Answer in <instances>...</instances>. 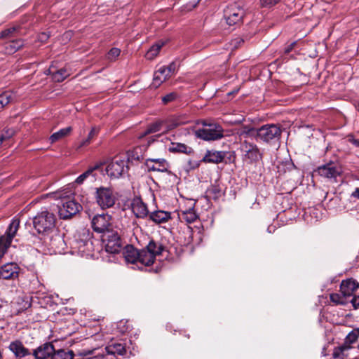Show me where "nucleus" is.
I'll return each instance as SVG.
<instances>
[{"label":"nucleus","instance_id":"obj_1","mask_svg":"<svg viewBox=\"0 0 359 359\" xmlns=\"http://www.w3.org/2000/svg\"><path fill=\"white\" fill-rule=\"evenodd\" d=\"M55 215L47 209H43L33 217V226L39 233H48L55 226Z\"/></svg>","mask_w":359,"mask_h":359},{"label":"nucleus","instance_id":"obj_2","mask_svg":"<svg viewBox=\"0 0 359 359\" xmlns=\"http://www.w3.org/2000/svg\"><path fill=\"white\" fill-rule=\"evenodd\" d=\"M55 198L62 199V204L58 205V213L62 219H69L81 209V205L79 203L69 197H63L60 192L55 193Z\"/></svg>","mask_w":359,"mask_h":359},{"label":"nucleus","instance_id":"obj_3","mask_svg":"<svg viewBox=\"0 0 359 359\" xmlns=\"http://www.w3.org/2000/svg\"><path fill=\"white\" fill-rule=\"evenodd\" d=\"M95 199L102 209L114 206L116 197L111 187H100L95 189Z\"/></svg>","mask_w":359,"mask_h":359},{"label":"nucleus","instance_id":"obj_4","mask_svg":"<svg viewBox=\"0 0 359 359\" xmlns=\"http://www.w3.org/2000/svg\"><path fill=\"white\" fill-rule=\"evenodd\" d=\"M359 337V329L350 332L344 339L342 345L334 348L332 353L334 358L345 359L348 355V351L352 348V344H355Z\"/></svg>","mask_w":359,"mask_h":359},{"label":"nucleus","instance_id":"obj_5","mask_svg":"<svg viewBox=\"0 0 359 359\" xmlns=\"http://www.w3.org/2000/svg\"><path fill=\"white\" fill-rule=\"evenodd\" d=\"M205 128L199 129L196 132L197 136L206 141L219 140L223 137L222 128L215 123L203 122Z\"/></svg>","mask_w":359,"mask_h":359},{"label":"nucleus","instance_id":"obj_6","mask_svg":"<svg viewBox=\"0 0 359 359\" xmlns=\"http://www.w3.org/2000/svg\"><path fill=\"white\" fill-rule=\"evenodd\" d=\"M128 162L125 158L114 157L106 167V172L110 178L121 177L128 170Z\"/></svg>","mask_w":359,"mask_h":359},{"label":"nucleus","instance_id":"obj_7","mask_svg":"<svg viewBox=\"0 0 359 359\" xmlns=\"http://www.w3.org/2000/svg\"><path fill=\"white\" fill-rule=\"evenodd\" d=\"M20 226V220L14 218L8 226L4 235L0 237V257H2L10 247L13 238L16 236Z\"/></svg>","mask_w":359,"mask_h":359},{"label":"nucleus","instance_id":"obj_8","mask_svg":"<svg viewBox=\"0 0 359 359\" xmlns=\"http://www.w3.org/2000/svg\"><path fill=\"white\" fill-rule=\"evenodd\" d=\"M245 11L242 6L235 3L224 10V18L229 26L239 25L244 17Z\"/></svg>","mask_w":359,"mask_h":359},{"label":"nucleus","instance_id":"obj_9","mask_svg":"<svg viewBox=\"0 0 359 359\" xmlns=\"http://www.w3.org/2000/svg\"><path fill=\"white\" fill-rule=\"evenodd\" d=\"M241 150L243 154V159L249 163H255L262 158V152L254 143L243 141L241 144Z\"/></svg>","mask_w":359,"mask_h":359},{"label":"nucleus","instance_id":"obj_10","mask_svg":"<svg viewBox=\"0 0 359 359\" xmlns=\"http://www.w3.org/2000/svg\"><path fill=\"white\" fill-rule=\"evenodd\" d=\"M102 240L105 242V250L107 252L116 254L121 250V242L118 233L113 231H107L102 236Z\"/></svg>","mask_w":359,"mask_h":359},{"label":"nucleus","instance_id":"obj_11","mask_svg":"<svg viewBox=\"0 0 359 359\" xmlns=\"http://www.w3.org/2000/svg\"><path fill=\"white\" fill-rule=\"evenodd\" d=\"M280 129L275 125H265L257 131V137L265 142L278 140L280 136Z\"/></svg>","mask_w":359,"mask_h":359},{"label":"nucleus","instance_id":"obj_12","mask_svg":"<svg viewBox=\"0 0 359 359\" xmlns=\"http://www.w3.org/2000/svg\"><path fill=\"white\" fill-rule=\"evenodd\" d=\"M111 219V216L108 214L94 216L91 222L93 230L97 233H103V234L107 232V231H110Z\"/></svg>","mask_w":359,"mask_h":359},{"label":"nucleus","instance_id":"obj_13","mask_svg":"<svg viewBox=\"0 0 359 359\" xmlns=\"http://www.w3.org/2000/svg\"><path fill=\"white\" fill-rule=\"evenodd\" d=\"M316 172L322 177L332 179L339 176L341 172V169L337 163L330 162L318 167Z\"/></svg>","mask_w":359,"mask_h":359},{"label":"nucleus","instance_id":"obj_14","mask_svg":"<svg viewBox=\"0 0 359 359\" xmlns=\"http://www.w3.org/2000/svg\"><path fill=\"white\" fill-rule=\"evenodd\" d=\"M195 201L189 200L187 202V208L185 209L181 208L178 212V217L182 222L184 221L187 223L194 222L198 217L195 209Z\"/></svg>","mask_w":359,"mask_h":359},{"label":"nucleus","instance_id":"obj_15","mask_svg":"<svg viewBox=\"0 0 359 359\" xmlns=\"http://www.w3.org/2000/svg\"><path fill=\"white\" fill-rule=\"evenodd\" d=\"M145 166L149 171L161 172H166L169 168V164L164 158H148L145 161Z\"/></svg>","mask_w":359,"mask_h":359},{"label":"nucleus","instance_id":"obj_16","mask_svg":"<svg viewBox=\"0 0 359 359\" xmlns=\"http://www.w3.org/2000/svg\"><path fill=\"white\" fill-rule=\"evenodd\" d=\"M131 208L137 218L144 219L149 215L147 204L139 197H135L133 199Z\"/></svg>","mask_w":359,"mask_h":359},{"label":"nucleus","instance_id":"obj_17","mask_svg":"<svg viewBox=\"0 0 359 359\" xmlns=\"http://www.w3.org/2000/svg\"><path fill=\"white\" fill-rule=\"evenodd\" d=\"M226 152L224 151L207 150L201 161L205 163L218 164L225 158Z\"/></svg>","mask_w":359,"mask_h":359},{"label":"nucleus","instance_id":"obj_18","mask_svg":"<svg viewBox=\"0 0 359 359\" xmlns=\"http://www.w3.org/2000/svg\"><path fill=\"white\" fill-rule=\"evenodd\" d=\"M79 355L86 359H116L115 356H111L107 353L104 349L100 351L99 348L82 350Z\"/></svg>","mask_w":359,"mask_h":359},{"label":"nucleus","instance_id":"obj_19","mask_svg":"<svg viewBox=\"0 0 359 359\" xmlns=\"http://www.w3.org/2000/svg\"><path fill=\"white\" fill-rule=\"evenodd\" d=\"M18 266L15 263H8L0 268V278L8 280L17 278Z\"/></svg>","mask_w":359,"mask_h":359},{"label":"nucleus","instance_id":"obj_20","mask_svg":"<svg viewBox=\"0 0 359 359\" xmlns=\"http://www.w3.org/2000/svg\"><path fill=\"white\" fill-rule=\"evenodd\" d=\"M54 352V346L51 343H45L34 351V355L36 359L52 358Z\"/></svg>","mask_w":359,"mask_h":359},{"label":"nucleus","instance_id":"obj_21","mask_svg":"<svg viewBox=\"0 0 359 359\" xmlns=\"http://www.w3.org/2000/svg\"><path fill=\"white\" fill-rule=\"evenodd\" d=\"M92 242L90 240H75L72 243V248L82 256L88 255L92 248Z\"/></svg>","mask_w":359,"mask_h":359},{"label":"nucleus","instance_id":"obj_22","mask_svg":"<svg viewBox=\"0 0 359 359\" xmlns=\"http://www.w3.org/2000/svg\"><path fill=\"white\" fill-rule=\"evenodd\" d=\"M359 284L353 279L343 280L340 285V292L344 297H350L358 288Z\"/></svg>","mask_w":359,"mask_h":359},{"label":"nucleus","instance_id":"obj_23","mask_svg":"<svg viewBox=\"0 0 359 359\" xmlns=\"http://www.w3.org/2000/svg\"><path fill=\"white\" fill-rule=\"evenodd\" d=\"M122 254L126 262L130 264H136L138 262L139 251L133 245H126L123 248Z\"/></svg>","mask_w":359,"mask_h":359},{"label":"nucleus","instance_id":"obj_24","mask_svg":"<svg viewBox=\"0 0 359 359\" xmlns=\"http://www.w3.org/2000/svg\"><path fill=\"white\" fill-rule=\"evenodd\" d=\"M9 349L17 358H22L29 354V350L20 341L11 342Z\"/></svg>","mask_w":359,"mask_h":359},{"label":"nucleus","instance_id":"obj_25","mask_svg":"<svg viewBox=\"0 0 359 359\" xmlns=\"http://www.w3.org/2000/svg\"><path fill=\"white\" fill-rule=\"evenodd\" d=\"M149 217L152 222L157 224L165 223L171 218L170 212L163 210L154 211L149 213Z\"/></svg>","mask_w":359,"mask_h":359},{"label":"nucleus","instance_id":"obj_26","mask_svg":"<svg viewBox=\"0 0 359 359\" xmlns=\"http://www.w3.org/2000/svg\"><path fill=\"white\" fill-rule=\"evenodd\" d=\"M105 351L108 353L111 356L116 355H124L126 353V346L121 343H113L107 345L104 348Z\"/></svg>","mask_w":359,"mask_h":359},{"label":"nucleus","instance_id":"obj_27","mask_svg":"<svg viewBox=\"0 0 359 359\" xmlns=\"http://www.w3.org/2000/svg\"><path fill=\"white\" fill-rule=\"evenodd\" d=\"M24 46V41L19 39L9 41L4 44V49L7 54H13Z\"/></svg>","mask_w":359,"mask_h":359},{"label":"nucleus","instance_id":"obj_28","mask_svg":"<svg viewBox=\"0 0 359 359\" xmlns=\"http://www.w3.org/2000/svg\"><path fill=\"white\" fill-rule=\"evenodd\" d=\"M138 256V262L144 266H150L153 264L156 259L154 255H151L146 248L139 251Z\"/></svg>","mask_w":359,"mask_h":359},{"label":"nucleus","instance_id":"obj_29","mask_svg":"<svg viewBox=\"0 0 359 359\" xmlns=\"http://www.w3.org/2000/svg\"><path fill=\"white\" fill-rule=\"evenodd\" d=\"M169 78L170 76L165 73V71L161 67L154 72L152 84L154 87L157 88Z\"/></svg>","mask_w":359,"mask_h":359},{"label":"nucleus","instance_id":"obj_30","mask_svg":"<svg viewBox=\"0 0 359 359\" xmlns=\"http://www.w3.org/2000/svg\"><path fill=\"white\" fill-rule=\"evenodd\" d=\"M46 74H52V79L55 82H62L70 75V73L66 68H62L55 72L49 69L46 72Z\"/></svg>","mask_w":359,"mask_h":359},{"label":"nucleus","instance_id":"obj_31","mask_svg":"<svg viewBox=\"0 0 359 359\" xmlns=\"http://www.w3.org/2000/svg\"><path fill=\"white\" fill-rule=\"evenodd\" d=\"M163 249L164 248L161 243L153 240L150 241L146 247V250H147L151 255H154L155 258L157 255H160L162 253Z\"/></svg>","mask_w":359,"mask_h":359},{"label":"nucleus","instance_id":"obj_32","mask_svg":"<svg viewBox=\"0 0 359 359\" xmlns=\"http://www.w3.org/2000/svg\"><path fill=\"white\" fill-rule=\"evenodd\" d=\"M99 168L98 165H95L94 167L90 168L88 170H87L86 172L80 175L75 180V182L77 184H82L84 181L90 177L91 180L93 181L95 180V176L93 174V172L97 170Z\"/></svg>","mask_w":359,"mask_h":359},{"label":"nucleus","instance_id":"obj_33","mask_svg":"<svg viewBox=\"0 0 359 359\" xmlns=\"http://www.w3.org/2000/svg\"><path fill=\"white\" fill-rule=\"evenodd\" d=\"M16 98L15 93L13 91H6L0 95V109L4 108L9 103L13 102Z\"/></svg>","mask_w":359,"mask_h":359},{"label":"nucleus","instance_id":"obj_34","mask_svg":"<svg viewBox=\"0 0 359 359\" xmlns=\"http://www.w3.org/2000/svg\"><path fill=\"white\" fill-rule=\"evenodd\" d=\"M163 41H158L156 44L153 45L149 50L146 53L145 57L147 60L154 59L159 53L161 48L164 46Z\"/></svg>","mask_w":359,"mask_h":359},{"label":"nucleus","instance_id":"obj_35","mask_svg":"<svg viewBox=\"0 0 359 359\" xmlns=\"http://www.w3.org/2000/svg\"><path fill=\"white\" fill-rule=\"evenodd\" d=\"M170 151L186 154H191L194 153V149L191 147L182 143L172 144V147L170 148Z\"/></svg>","mask_w":359,"mask_h":359},{"label":"nucleus","instance_id":"obj_36","mask_svg":"<svg viewBox=\"0 0 359 359\" xmlns=\"http://www.w3.org/2000/svg\"><path fill=\"white\" fill-rule=\"evenodd\" d=\"M74 353L72 351H65L64 349H58L54 352L51 359H73Z\"/></svg>","mask_w":359,"mask_h":359},{"label":"nucleus","instance_id":"obj_37","mask_svg":"<svg viewBox=\"0 0 359 359\" xmlns=\"http://www.w3.org/2000/svg\"><path fill=\"white\" fill-rule=\"evenodd\" d=\"M72 130L71 127H67L65 128H62L59 131L54 133L50 137V140L52 143L62 139V137L67 136Z\"/></svg>","mask_w":359,"mask_h":359},{"label":"nucleus","instance_id":"obj_38","mask_svg":"<svg viewBox=\"0 0 359 359\" xmlns=\"http://www.w3.org/2000/svg\"><path fill=\"white\" fill-rule=\"evenodd\" d=\"M99 128L97 127H93L90 131V133L88 135V137L86 139L83 140L80 145L79 147H86L89 145L92 140L98 134Z\"/></svg>","mask_w":359,"mask_h":359},{"label":"nucleus","instance_id":"obj_39","mask_svg":"<svg viewBox=\"0 0 359 359\" xmlns=\"http://www.w3.org/2000/svg\"><path fill=\"white\" fill-rule=\"evenodd\" d=\"M163 123L162 121H157L149 125L145 131V134L159 132L161 130Z\"/></svg>","mask_w":359,"mask_h":359},{"label":"nucleus","instance_id":"obj_40","mask_svg":"<svg viewBox=\"0 0 359 359\" xmlns=\"http://www.w3.org/2000/svg\"><path fill=\"white\" fill-rule=\"evenodd\" d=\"M163 68L165 73L171 77L177 72V65L175 62H172L168 66H163Z\"/></svg>","mask_w":359,"mask_h":359},{"label":"nucleus","instance_id":"obj_41","mask_svg":"<svg viewBox=\"0 0 359 359\" xmlns=\"http://www.w3.org/2000/svg\"><path fill=\"white\" fill-rule=\"evenodd\" d=\"M179 97L176 92L170 93L162 97V102L166 104L176 100Z\"/></svg>","mask_w":359,"mask_h":359},{"label":"nucleus","instance_id":"obj_42","mask_svg":"<svg viewBox=\"0 0 359 359\" xmlns=\"http://www.w3.org/2000/svg\"><path fill=\"white\" fill-rule=\"evenodd\" d=\"M344 296H341L339 294L334 293L330 294V299L332 302L336 303L337 304H344L345 300H344Z\"/></svg>","mask_w":359,"mask_h":359},{"label":"nucleus","instance_id":"obj_43","mask_svg":"<svg viewBox=\"0 0 359 359\" xmlns=\"http://www.w3.org/2000/svg\"><path fill=\"white\" fill-rule=\"evenodd\" d=\"M121 53V50L118 48H112L108 52L107 57L110 60H114L117 58Z\"/></svg>","mask_w":359,"mask_h":359},{"label":"nucleus","instance_id":"obj_44","mask_svg":"<svg viewBox=\"0 0 359 359\" xmlns=\"http://www.w3.org/2000/svg\"><path fill=\"white\" fill-rule=\"evenodd\" d=\"M15 134V130L13 129H6L4 130L3 133L1 135V137L3 140H8L11 138Z\"/></svg>","mask_w":359,"mask_h":359},{"label":"nucleus","instance_id":"obj_45","mask_svg":"<svg viewBox=\"0 0 359 359\" xmlns=\"http://www.w3.org/2000/svg\"><path fill=\"white\" fill-rule=\"evenodd\" d=\"M280 0H259L262 7H271L279 2Z\"/></svg>","mask_w":359,"mask_h":359},{"label":"nucleus","instance_id":"obj_46","mask_svg":"<svg viewBox=\"0 0 359 359\" xmlns=\"http://www.w3.org/2000/svg\"><path fill=\"white\" fill-rule=\"evenodd\" d=\"M248 120H250L252 123V125H248L246 123H243L245 128H248L249 131L254 130L255 126L257 124V120L256 118L253 119L252 118H248Z\"/></svg>","mask_w":359,"mask_h":359},{"label":"nucleus","instance_id":"obj_47","mask_svg":"<svg viewBox=\"0 0 359 359\" xmlns=\"http://www.w3.org/2000/svg\"><path fill=\"white\" fill-rule=\"evenodd\" d=\"M201 0H187V6L191 9L196 6Z\"/></svg>","mask_w":359,"mask_h":359},{"label":"nucleus","instance_id":"obj_48","mask_svg":"<svg viewBox=\"0 0 359 359\" xmlns=\"http://www.w3.org/2000/svg\"><path fill=\"white\" fill-rule=\"evenodd\" d=\"M48 38H49V34H48L47 33H45V32L41 33L38 36L39 41H40L42 43L46 42L48 39Z\"/></svg>","mask_w":359,"mask_h":359},{"label":"nucleus","instance_id":"obj_49","mask_svg":"<svg viewBox=\"0 0 359 359\" xmlns=\"http://www.w3.org/2000/svg\"><path fill=\"white\" fill-rule=\"evenodd\" d=\"M354 309H359V296H355L351 301Z\"/></svg>","mask_w":359,"mask_h":359},{"label":"nucleus","instance_id":"obj_50","mask_svg":"<svg viewBox=\"0 0 359 359\" xmlns=\"http://www.w3.org/2000/svg\"><path fill=\"white\" fill-rule=\"evenodd\" d=\"M56 242H58L59 243H61V244L63 243L64 241L60 235H57L53 240L52 243H51L52 247H54L55 245V243H56Z\"/></svg>","mask_w":359,"mask_h":359},{"label":"nucleus","instance_id":"obj_51","mask_svg":"<svg viewBox=\"0 0 359 359\" xmlns=\"http://www.w3.org/2000/svg\"><path fill=\"white\" fill-rule=\"evenodd\" d=\"M348 140V142L352 143L354 146L359 147V140L353 138V136H349Z\"/></svg>","mask_w":359,"mask_h":359},{"label":"nucleus","instance_id":"obj_52","mask_svg":"<svg viewBox=\"0 0 359 359\" xmlns=\"http://www.w3.org/2000/svg\"><path fill=\"white\" fill-rule=\"evenodd\" d=\"M15 30L14 28L13 29H8L3 31L1 32V37H6L10 33L13 32Z\"/></svg>","mask_w":359,"mask_h":359},{"label":"nucleus","instance_id":"obj_53","mask_svg":"<svg viewBox=\"0 0 359 359\" xmlns=\"http://www.w3.org/2000/svg\"><path fill=\"white\" fill-rule=\"evenodd\" d=\"M296 43L295 42H293L292 43H290L285 50V52L286 53H290L294 48V46H295Z\"/></svg>","mask_w":359,"mask_h":359},{"label":"nucleus","instance_id":"obj_54","mask_svg":"<svg viewBox=\"0 0 359 359\" xmlns=\"http://www.w3.org/2000/svg\"><path fill=\"white\" fill-rule=\"evenodd\" d=\"M351 196L359 199V187L355 189Z\"/></svg>","mask_w":359,"mask_h":359},{"label":"nucleus","instance_id":"obj_55","mask_svg":"<svg viewBox=\"0 0 359 359\" xmlns=\"http://www.w3.org/2000/svg\"><path fill=\"white\" fill-rule=\"evenodd\" d=\"M243 121L245 123V122H246V119H245V118H243ZM241 122H242V120H240V119L235 120V121H233V123H241Z\"/></svg>","mask_w":359,"mask_h":359},{"label":"nucleus","instance_id":"obj_56","mask_svg":"<svg viewBox=\"0 0 359 359\" xmlns=\"http://www.w3.org/2000/svg\"><path fill=\"white\" fill-rule=\"evenodd\" d=\"M243 39H236V43L237 44H239V43H243Z\"/></svg>","mask_w":359,"mask_h":359},{"label":"nucleus","instance_id":"obj_57","mask_svg":"<svg viewBox=\"0 0 359 359\" xmlns=\"http://www.w3.org/2000/svg\"><path fill=\"white\" fill-rule=\"evenodd\" d=\"M3 142V139L0 137V146L2 144Z\"/></svg>","mask_w":359,"mask_h":359},{"label":"nucleus","instance_id":"obj_58","mask_svg":"<svg viewBox=\"0 0 359 359\" xmlns=\"http://www.w3.org/2000/svg\"><path fill=\"white\" fill-rule=\"evenodd\" d=\"M355 107H356V109H357V110L358 111V112H359V103H358L357 105H355Z\"/></svg>","mask_w":359,"mask_h":359}]
</instances>
